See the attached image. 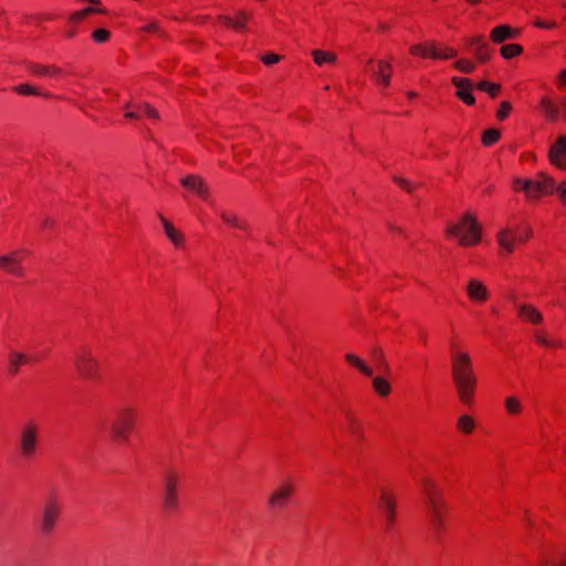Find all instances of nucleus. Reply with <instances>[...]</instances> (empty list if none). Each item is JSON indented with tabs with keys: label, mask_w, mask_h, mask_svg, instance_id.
Listing matches in <instances>:
<instances>
[{
	"label": "nucleus",
	"mask_w": 566,
	"mask_h": 566,
	"mask_svg": "<svg viewBox=\"0 0 566 566\" xmlns=\"http://www.w3.org/2000/svg\"><path fill=\"white\" fill-rule=\"evenodd\" d=\"M410 53L413 55H421L423 57H431V44H415L410 46Z\"/></svg>",
	"instance_id": "obj_40"
},
{
	"label": "nucleus",
	"mask_w": 566,
	"mask_h": 566,
	"mask_svg": "<svg viewBox=\"0 0 566 566\" xmlns=\"http://www.w3.org/2000/svg\"><path fill=\"white\" fill-rule=\"evenodd\" d=\"M511 108H512V107H511L510 102H503V103L501 104V106H500V109L497 111V114H496L497 118H499L500 120L505 119V118L509 116V114H510V112H511Z\"/></svg>",
	"instance_id": "obj_47"
},
{
	"label": "nucleus",
	"mask_w": 566,
	"mask_h": 566,
	"mask_svg": "<svg viewBox=\"0 0 566 566\" xmlns=\"http://www.w3.org/2000/svg\"><path fill=\"white\" fill-rule=\"evenodd\" d=\"M500 137H501L500 130H497L495 128H490L484 132L483 137H482V143L485 146H491L494 143H496L500 139Z\"/></svg>",
	"instance_id": "obj_37"
},
{
	"label": "nucleus",
	"mask_w": 566,
	"mask_h": 566,
	"mask_svg": "<svg viewBox=\"0 0 566 566\" xmlns=\"http://www.w3.org/2000/svg\"><path fill=\"white\" fill-rule=\"evenodd\" d=\"M94 12H103V10L102 9H94V8L88 7V8H85L83 10H81V11L75 12L72 15L71 20L73 22H78L82 19H84L86 15H88L91 13H94Z\"/></svg>",
	"instance_id": "obj_42"
},
{
	"label": "nucleus",
	"mask_w": 566,
	"mask_h": 566,
	"mask_svg": "<svg viewBox=\"0 0 566 566\" xmlns=\"http://www.w3.org/2000/svg\"><path fill=\"white\" fill-rule=\"evenodd\" d=\"M518 314L533 324H539L543 321L542 314L532 305L522 304L518 306Z\"/></svg>",
	"instance_id": "obj_25"
},
{
	"label": "nucleus",
	"mask_w": 566,
	"mask_h": 566,
	"mask_svg": "<svg viewBox=\"0 0 566 566\" xmlns=\"http://www.w3.org/2000/svg\"><path fill=\"white\" fill-rule=\"evenodd\" d=\"M549 158L554 165L566 169V136H559L551 147Z\"/></svg>",
	"instance_id": "obj_16"
},
{
	"label": "nucleus",
	"mask_w": 566,
	"mask_h": 566,
	"mask_svg": "<svg viewBox=\"0 0 566 566\" xmlns=\"http://www.w3.org/2000/svg\"><path fill=\"white\" fill-rule=\"evenodd\" d=\"M373 388L381 397L388 396L391 391L390 384L380 376L373 378Z\"/></svg>",
	"instance_id": "obj_28"
},
{
	"label": "nucleus",
	"mask_w": 566,
	"mask_h": 566,
	"mask_svg": "<svg viewBox=\"0 0 566 566\" xmlns=\"http://www.w3.org/2000/svg\"><path fill=\"white\" fill-rule=\"evenodd\" d=\"M74 367L85 379H95L99 371V363L88 347H81L74 354Z\"/></svg>",
	"instance_id": "obj_8"
},
{
	"label": "nucleus",
	"mask_w": 566,
	"mask_h": 566,
	"mask_svg": "<svg viewBox=\"0 0 566 566\" xmlns=\"http://www.w3.org/2000/svg\"><path fill=\"white\" fill-rule=\"evenodd\" d=\"M371 354L375 360L379 364V366L387 371L389 369V366L385 361L384 352L380 348H374Z\"/></svg>",
	"instance_id": "obj_44"
},
{
	"label": "nucleus",
	"mask_w": 566,
	"mask_h": 566,
	"mask_svg": "<svg viewBox=\"0 0 566 566\" xmlns=\"http://www.w3.org/2000/svg\"><path fill=\"white\" fill-rule=\"evenodd\" d=\"M281 60V56L275 53H268L264 56H262V62L266 65H272L274 63H277Z\"/></svg>",
	"instance_id": "obj_48"
},
{
	"label": "nucleus",
	"mask_w": 566,
	"mask_h": 566,
	"mask_svg": "<svg viewBox=\"0 0 566 566\" xmlns=\"http://www.w3.org/2000/svg\"><path fill=\"white\" fill-rule=\"evenodd\" d=\"M532 229L528 226L522 229L505 228L501 229L496 235V241L501 249L511 253L514 250L515 242H525L528 240Z\"/></svg>",
	"instance_id": "obj_11"
},
{
	"label": "nucleus",
	"mask_w": 566,
	"mask_h": 566,
	"mask_svg": "<svg viewBox=\"0 0 566 566\" xmlns=\"http://www.w3.org/2000/svg\"><path fill=\"white\" fill-rule=\"evenodd\" d=\"M517 35L518 30L501 24L491 31L490 38L494 43H503L506 40L515 39Z\"/></svg>",
	"instance_id": "obj_20"
},
{
	"label": "nucleus",
	"mask_w": 566,
	"mask_h": 566,
	"mask_svg": "<svg viewBox=\"0 0 566 566\" xmlns=\"http://www.w3.org/2000/svg\"><path fill=\"white\" fill-rule=\"evenodd\" d=\"M73 34H74L73 31H69L67 36H73Z\"/></svg>",
	"instance_id": "obj_60"
},
{
	"label": "nucleus",
	"mask_w": 566,
	"mask_h": 566,
	"mask_svg": "<svg viewBox=\"0 0 566 566\" xmlns=\"http://www.w3.org/2000/svg\"><path fill=\"white\" fill-rule=\"evenodd\" d=\"M21 253V251H12L8 254L0 255V268L11 275L18 277L24 276L25 271L22 266Z\"/></svg>",
	"instance_id": "obj_13"
},
{
	"label": "nucleus",
	"mask_w": 566,
	"mask_h": 566,
	"mask_svg": "<svg viewBox=\"0 0 566 566\" xmlns=\"http://www.w3.org/2000/svg\"><path fill=\"white\" fill-rule=\"evenodd\" d=\"M345 417L347 421L345 430L353 437V439L364 440V426L361 421L350 411H346Z\"/></svg>",
	"instance_id": "obj_18"
},
{
	"label": "nucleus",
	"mask_w": 566,
	"mask_h": 566,
	"mask_svg": "<svg viewBox=\"0 0 566 566\" xmlns=\"http://www.w3.org/2000/svg\"><path fill=\"white\" fill-rule=\"evenodd\" d=\"M28 361V357L25 354L21 352H10L9 353V365L10 373L17 374L20 369V366Z\"/></svg>",
	"instance_id": "obj_26"
},
{
	"label": "nucleus",
	"mask_w": 566,
	"mask_h": 566,
	"mask_svg": "<svg viewBox=\"0 0 566 566\" xmlns=\"http://www.w3.org/2000/svg\"><path fill=\"white\" fill-rule=\"evenodd\" d=\"M523 48L520 44H506L501 48V54L504 59H511L520 55Z\"/></svg>",
	"instance_id": "obj_35"
},
{
	"label": "nucleus",
	"mask_w": 566,
	"mask_h": 566,
	"mask_svg": "<svg viewBox=\"0 0 566 566\" xmlns=\"http://www.w3.org/2000/svg\"><path fill=\"white\" fill-rule=\"evenodd\" d=\"M146 31H149V32H157L158 31V27L155 24V23H150L148 24L146 28H145Z\"/></svg>",
	"instance_id": "obj_53"
},
{
	"label": "nucleus",
	"mask_w": 566,
	"mask_h": 566,
	"mask_svg": "<svg viewBox=\"0 0 566 566\" xmlns=\"http://www.w3.org/2000/svg\"><path fill=\"white\" fill-rule=\"evenodd\" d=\"M454 66L463 73H472L475 69V65L468 60H459L454 63Z\"/></svg>",
	"instance_id": "obj_43"
},
{
	"label": "nucleus",
	"mask_w": 566,
	"mask_h": 566,
	"mask_svg": "<svg viewBox=\"0 0 566 566\" xmlns=\"http://www.w3.org/2000/svg\"><path fill=\"white\" fill-rule=\"evenodd\" d=\"M384 86H388L390 83V74H382L381 77L377 78Z\"/></svg>",
	"instance_id": "obj_52"
},
{
	"label": "nucleus",
	"mask_w": 566,
	"mask_h": 566,
	"mask_svg": "<svg viewBox=\"0 0 566 566\" xmlns=\"http://www.w3.org/2000/svg\"><path fill=\"white\" fill-rule=\"evenodd\" d=\"M505 407L511 415H516L522 410V402L515 396H510L505 400Z\"/></svg>",
	"instance_id": "obj_38"
},
{
	"label": "nucleus",
	"mask_w": 566,
	"mask_h": 566,
	"mask_svg": "<svg viewBox=\"0 0 566 566\" xmlns=\"http://www.w3.org/2000/svg\"><path fill=\"white\" fill-rule=\"evenodd\" d=\"M312 55L317 65H323L324 63H333L336 61V55L326 51L314 50Z\"/></svg>",
	"instance_id": "obj_30"
},
{
	"label": "nucleus",
	"mask_w": 566,
	"mask_h": 566,
	"mask_svg": "<svg viewBox=\"0 0 566 566\" xmlns=\"http://www.w3.org/2000/svg\"><path fill=\"white\" fill-rule=\"evenodd\" d=\"M536 25L539 27V28H551L553 27L554 24H545L544 22H536Z\"/></svg>",
	"instance_id": "obj_55"
},
{
	"label": "nucleus",
	"mask_w": 566,
	"mask_h": 566,
	"mask_svg": "<svg viewBox=\"0 0 566 566\" xmlns=\"http://www.w3.org/2000/svg\"><path fill=\"white\" fill-rule=\"evenodd\" d=\"M468 1L475 4V3H479L481 0H468Z\"/></svg>",
	"instance_id": "obj_58"
},
{
	"label": "nucleus",
	"mask_w": 566,
	"mask_h": 566,
	"mask_svg": "<svg viewBox=\"0 0 566 566\" xmlns=\"http://www.w3.org/2000/svg\"><path fill=\"white\" fill-rule=\"evenodd\" d=\"M220 217H221V219H222L226 223H228V224H230V226H233V227H235V228H240V229H245V228H247L244 223L240 222V221H239V219H238L234 214H232V213H230V212L222 211V212L220 213Z\"/></svg>",
	"instance_id": "obj_39"
},
{
	"label": "nucleus",
	"mask_w": 566,
	"mask_h": 566,
	"mask_svg": "<svg viewBox=\"0 0 566 566\" xmlns=\"http://www.w3.org/2000/svg\"><path fill=\"white\" fill-rule=\"evenodd\" d=\"M395 181L402 188L405 189L406 191L408 192H412L413 190V186L411 185V182L407 179H403V178H399V177H395Z\"/></svg>",
	"instance_id": "obj_49"
},
{
	"label": "nucleus",
	"mask_w": 566,
	"mask_h": 566,
	"mask_svg": "<svg viewBox=\"0 0 566 566\" xmlns=\"http://www.w3.org/2000/svg\"><path fill=\"white\" fill-rule=\"evenodd\" d=\"M136 423V411L133 408L120 409L109 424V438L116 444H127Z\"/></svg>",
	"instance_id": "obj_5"
},
{
	"label": "nucleus",
	"mask_w": 566,
	"mask_h": 566,
	"mask_svg": "<svg viewBox=\"0 0 566 566\" xmlns=\"http://www.w3.org/2000/svg\"><path fill=\"white\" fill-rule=\"evenodd\" d=\"M28 69L32 74L36 76H55L62 73L61 69L55 65H40L36 63H30Z\"/></svg>",
	"instance_id": "obj_23"
},
{
	"label": "nucleus",
	"mask_w": 566,
	"mask_h": 566,
	"mask_svg": "<svg viewBox=\"0 0 566 566\" xmlns=\"http://www.w3.org/2000/svg\"><path fill=\"white\" fill-rule=\"evenodd\" d=\"M564 6L566 7V3Z\"/></svg>",
	"instance_id": "obj_61"
},
{
	"label": "nucleus",
	"mask_w": 566,
	"mask_h": 566,
	"mask_svg": "<svg viewBox=\"0 0 566 566\" xmlns=\"http://www.w3.org/2000/svg\"><path fill=\"white\" fill-rule=\"evenodd\" d=\"M558 83L559 86H566V69L559 73Z\"/></svg>",
	"instance_id": "obj_51"
},
{
	"label": "nucleus",
	"mask_w": 566,
	"mask_h": 566,
	"mask_svg": "<svg viewBox=\"0 0 566 566\" xmlns=\"http://www.w3.org/2000/svg\"><path fill=\"white\" fill-rule=\"evenodd\" d=\"M93 39L97 43H104L109 38V32L105 29H97L92 34Z\"/></svg>",
	"instance_id": "obj_45"
},
{
	"label": "nucleus",
	"mask_w": 566,
	"mask_h": 566,
	"mask_svg": "<svg viewBox=\"0 0 566 566\" xmlns=\"http://www.w3.org/2000/svg\"><path fill=\"white\" fill-rule=\"evenodd\" d=\"M368 66L375 78L381 77L382 74H390L391 65L382 60L378 61V70L373 67V60L368 61Z\"/></svg>",
	"instance_id": "obj_31"
},
{
	"label": "nucleus",
	"mask_w": 566,
	"mask_h": 566,
	"mask_svg": "<svg viewBox=\"0 0 566 566\" xmlns=\"http://www.w3.org/2000/svg\"><path fill=\"white\" fill-rule=\"evenodd\" d=\"M513 185L514 189L523 190L528 199H537L556 191L566 202V181L555 188L554 180L544 172L538 174L536 179L515 178Z\"/></svg>",
	"instance_id": "obj_3"
},
{
	"label": "nucleus",
	"mask_w": 566,
	"mask_h": 566,
	"mask_svg": "<svg viewBox=\"0 0 566 566\" xmlns=\"http://www.w3.org/2000/svg\"><path fill=\"white\" fill-rule=\"evenodd\" d=\"M53 223V220H51L50 218H45L43 220V227H49Z\"/></svg>",
	"instance_id": "obj_54"
},
{
	"label": "nucleus",
	"mask_w": 566,
	"mask_h": 566,
	"mask_svg": "<svg viewBox=\"0 0 566 566\" xmlns=\"http://www.w3.org/2000/svg\"><path fill=\"white\" fill-rule=\"evenodd\" d=\"M467 293L471 301L474 302H484L489 297V292L486 286L476 279H471L467 285Z\"/></svg>",
	"instance_id": "obj_17"
},
{
	"label": "nucleus",
	"mask_w": 566,
	"mask_h": 566,
	"mask_svg": "<svg viewBox=\"0 0 566 566\" xmlns=\"http://www.w3.org/2000/svg\"><path fill=\"white\" fill-rule=\"evenodd\" d=\"M476 88L486 92L491 97H495L501 90V85L488 81H481L476 84Z\"/></svg>",
	"instance_id": "obj_34"
},
{
	"label": "nucleus",
	"mask_w": 566,
	"mask_h": 566,
	"mask_svg": "<svg viewBox=\"0 0 566 566\" xmlns=\"http://www.w3.org/2000/svg\"><path fill=\"white\" fill-rule=\"evenodd\" d=\"M421 489L429 528L434 537L440 538L448 528V504L442 491L430 478L421 481Z\"/></svg>",
	"instance_id": "obj_1"
},
{
	"label": "nucleus",
	"mask_w": 566,
	"mask_h": 566,
	"mask_svg": "<svg viewBox=\"0 0 566 566\" xmlns=\"http://www.w3.org/2000/svg\"><path fill=\"white\" fill-rule=\"evenodd\" d=\"M180 475L175 471H168L164 476L163 507L166 512H176L179 506L178 484Z\"/></svg>",
	"instance_id": "obj_10"
},
{
	"label": "nucleus",
	"mask_w": 566,
	"mask_h": 566,
	"mask_svg": "<svg viewBox=\"0 0 566 566\" xmlns=\"http://www.w3.org/2000/svg\"><path fill=\"white\" fill-rule=\"evenodd\" d=\"M475 427L474 420L470 416H461L458 419V428L464 433H471Z\"/></svg>",
	"instance_id": "obj_36"
},
{
	"label": "nucleus",
	"mask_w": 566,
	"mask_h": 566,
	"mask_svg": "<svg viewBox=\"0 0 566 566\" xmlns=\"http://www.w3.org/2000/svg\"><path fill=\"white\" fill-rule=\"evenodd\" d=\"M481 226L470 213H465L459 223L447 227V233L450 237L458 238L461 245L476 244L481 240Z\"/></svg>",
	"instance_id": "obj_6"
},
{
	"label": "nucleus",
	"mask_w": 566,
	"mask_h": 566,
	"mask_svg": "<svg viewBox=\"0 0 566 566\" xmlns=\"http://www.w3.org/2000/svg\"><path fill=\"white\" fill-rule=\"evenodd\" d=\"M451 347L454 349L455 345L451 344ZM451 374L459 399L465 405H471L478 379L469 354L453 350Z\"/></svg>",
	"instance_id": "obj_2"
},
{
	"label": "nucleus",
	"mask_w": 566,
	"mask_h": 566,
	"mask_svg": "<svg viewBox=\"0 0 566 566\" xmlns=\"http://www.w3.org/2000/svg\"><path fill=\"white\" fill-rule=\"evenodd\" d=\"M40 429V423L34 419H28L21 424L18 434V449L23 458L41 455Z\"/></svg>",
	"instance_id": "obj_4"
},
{
	"label": "nucleus",
	"mask_w": 566,
	"mask_h": 566,
	"mask_svg": "<svg viewBox=\"0 0 566 566\" xmlns=\"http://www.w3.org/2000/svg\"><path fill=\"white\" fill-rule=\"evenodd\" d=\"M541 106L545 115L551 120H556L559 115L558 107L547 97H543L541 101Z\"/></svg>",
	"instance_id": "obj_29"
},
{
	"label": "nucleus",
	"mask_w": 566,
	"mask_h": 566,
	"mask_svg": "<svg viewBox=\"0 0 566 566\" xmlns=\"http://www.w3.org/2000/svg\"><path fill=\"white\" fill-rule=\"evenodd\" d=\"M390 229H391L392 231H400V229H399V228H395V227H390Z\"/></svg>",
	"instance_id": "obj_59"
},
{
	"label": "nucleus",
	"mask_w": 566,
	"mask_h": 566,
	"mask_svg": "<svg viewBox=\"0 0 566 566\" xmlns=\"http://www.w3.org/2000/svg\"><path fill=\"white\" fill-rule=\"evenodd\" d=\"M140 114H142V113H140V111H138L137 108H135V111L127 112V113L125 114V116H126L127 118H130V119H137V118H139V117H140Z\"/></svg>",
	"instance_id": "obj_50"
},
{
	"label": "nucleus",
	"mask_w": 566,
	"mask_h": 566,
	"mask_svg": "<svg viewBox=\"0 0 566 566\" xmlns=\"http://www.w3.org/2000/svg\"><path fill=\"white\" fill-rule=\"evenodd\" d=\"M468 44L474 51L475 57L480 62H486L490 59V48L482 36H473L469 39Z\"/></svg>",
	"instance_id": "obj_19"
},
{
	"label": "nucleus",
	"mask_w": 566,
	"mask_h": 566,
	"mask_svg": "<svg viewBox=\"0 0 566 566\" xmlns=\"http://www.w3.org/2000/svg\"><path fill=\"white\" fill-rule=\"evenodd\" d=\"M250 19V15L244 12V11H240L238 12V15H237V19L233 20L231 19L230 17H227V15H220L219 17V20L227 24V25H230L232 27L233 29L238 30V31H243L245 30V21H248Z\"/></svg>",
	"instance_id": "obj_24"
},
{
	"label": "nucleus",
	"mask_w": 566,
	"mask_h": 566,
	"mask_svg": "<svg viewBox=\"0 0 566 566\" xmlns=\"http://www.w3.org/2000/svg\"><path fill=\"white\" fill-rule=\"evenodd\" d=\"M375 504L384 516L385 531L390 533L397 517V500L395 492L388 488H380L379 494L375 497Z\"/></svg>",
	"instance_id": "obj_7"
},
{
	"label": "nucleus",
	"mask_w": 566,
	"mask_h": 566,
	"mask_svg": "<svg viewBox=\"0 0 566 566\" xmlns=\"http://www.w3.org/2000/svg\"><path fill=\"white\" fill-rule=\"evenodd\" d=\"M407 94H408V96H409L410 98H412V97H415V96H416V93H415V92H412V91L408 92Z\"/></svg>",
	"instance_id": "obj_57"
},
{
	"label": "nucleus",
	"mask_w": 566,
	"mask_h": 566,
	"mask_svg": "<svg viewBox=\"0 0 566 566\" xmlns=\"http://www.w3.org/2000/svg\"><path fill=\"white\" fill-rule=\"evenodd\" d=\"M159 219L163 223V227L165 229V233L168 237V239L176 245L181 247L184 245V234L176 230L174 226L163 216L159 214Z\"/></svg>",
	"instance_id": "obj_22"
},
{
	"label": "nucleus",
	"mask_w": 566,
	"mask_h": 566,
	"mask_svg": "<svg viewBox=\"0 0 566 566\" xmlns=\"http://www.w3.org/2000/svg\"><path fill=\"white\" fill-rule=\"evenodd\" d=\"M14 91L18 94H22V95H42L41 92H39L38 90H35L34 87H32L29 84H21L19 86H15ZM43 96H48V94H43Z\"/></svg>",
	"instance_id": "obj_41"
},
{
	"label": "nucleus",
	"mask_w": 566,
	"mask_h": 566,
	"mask_svg": "<svg viewBox=\"0 0 566 566\" xmlns=\"http://www.w3.org/2000/svg\"><path fill=\"white\" fill-rule=\"evenodd\" d=\"M452 84L458 88L457 97L463 101L467 105H473L475 103V97L472 95L473 83L470 78L467 77H452Z\"/></svg>",
	"instance_id": "obj_14"
},
{
	"label": "nucleus",
	"mask_w": 566,
	"mask_h": 566,
	"mask_svg": "<svg viewBox=\"0 0 566 566\" xmlns=\"http://www.w3.org/2000/svg\"><path fill=\"white\" fill-rule=\"evenodd\" d=\"M345 359L354 365L357 369H359L364 375H366L367 377H373L374 375V371L373 369L367 366L359 357H357L356 355L354 354H346L345 355Z\"/></svg>",
	"instance_id": "obj_27"
},
{
	"label": "nucleus",
	"mask_w": 566,
	"mask_h": 566,
	"mask_svg": "<svg viewBox=\"0 0 566 566\" xmlns=\"http://www.w3.org/2000/svg\"><path fill=\"white\" fill-rule=\"evenodd\" d=\"M457 51L452 48H444L439 50L434 44H431V57L432 59H451L457 55Z\"/></svg>",
	"instance_id": "obj_32"
},
{
	"label": "nucleus",
	"mask_w": 566,
	"mask_h": 566,
	"mask_svg": "<svg viewBox=\"0 0 566 566\" xmlns=\"http://www.w3.org/2000/svg\"><path fill=\"white\" fill-rule=\"evenodd\" d=\"M62 504L55 497H50L45 501L42 510L41 532L44 535L52 533L56 521L60 516Z\"/></svg>",
	"instance_id": "obj_12"
},
{
	"label": "nucleus",
	"mask_w": 566,
	"mask_h": 566,
	"mask_svg": "<svg viewBox=\"0 0 566 566\" xmlns=\"http://www.w3.org/2000/svg\"><path fill=\"white\" fill-rule=\"evenodd\" d=\"M560 105H562V107L564 108V111H565V113H566V97H563V98L560 99Z\"/></svg>",
	"instance_id": "obj_56"
},
{
	"label": "nucleus",
	"mask_w": 566,
	"mask_h": 566,
	"mask_svg": "<svg viewBox=\"0 0 566 566\" xmlns=\"http://www.w3.org/2000/svg\"><path fill=\"white\" fill-rule=\"evenodd\" d=\"M538 566H566V552L558 549L543 554L538 560Z\"/></svg>",
	"instance_id": "obj_21"
},
{
	"label": "nucleus",
	"mask_w": 566,
	"mask_h": 566,
	"mask_svg": "<svg viewBox=\"0 0 566 566\" xmlns=\"http://www.w3.org/2000/svg\"><path fill=\"white\" fill-rule=\"evenodd\" d=\"M126 108H137L138 111H140V113H144L146 114L148 117L150 118H159V114L158 112L149 104H133V103H128L126 105Z\"/></svg>",
	"instance_id": "obj_33"
},
{
	"label": "nucleus",
	"mask_w": 566,
	"mask_h": 566,
	"mask_svg": "<svg viewBox=\"0 0 566 566\" xmlns=\"http://www.w3.org/2000/svg\"><path fill=\"white\" fill-rule=\"evenodd\" d=\"M534 336H535L536 342L543 346H559L560 345L559 342L549 340L544 334H542L539 332H536Z\"/></svg>",
	"instance_id": "obj_46"
},
{
	"label": "nucleus",
	"mask_w": 566,
	"mask_h": 566,
	"mask_svg": "<svg viewBox=\"0 0 566 566\" xmlns=\"http://www.w3.org/2000/svg\"><path fill=\"white\" fill-rule=\"evenodd\" d=\"M180 184L182 187L196 192L202 199H207L209 195V189L207 184L202 178L197 175H190L180 179Z\"/></svg>",
	"instance_id": "obj_15"
},
{
	"label": "nucleus",
	"mask_w": 566,
	"mask_h": 566,
	"mask_svg": "<svg viewBox=\"0 0 566 566\" xmlns=\"http://www.w3.org/2000/svg\"><path fill=\"white\" fill-rule=\"evenodd\" d=\"M295 485L291 480L281 481L269 494L268 506L271 511H283L291 502Z\"/></svg>",
	"instance_id": "obj_9"
}]
</instances>
